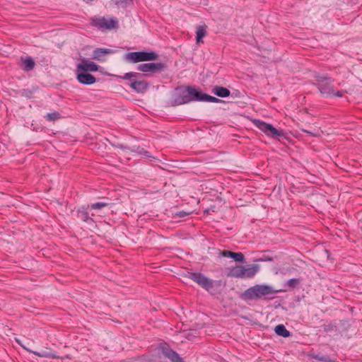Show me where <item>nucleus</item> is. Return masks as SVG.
I'll use <instances>...</instances> for the list:
<instances>
[{
	"label": "nucleus",
	"instance_id": "f3484780",
	"mask_svg": "<svg viewBox=\"0 0 362 362\" xmlns=\"http://www.w3.org/2000/svg\"><path fill=\"white\" fill-rule=\"evenodd\" d=\"M212 93L221 98H226L230 94V92L228 88L222 86H214L213 88Z\"/></svg>",
	"mask_w": 362,
	"mask_h": 362
},
{
	"label": "nucleus",
	"instance_id": "bb28decb",
	"mask_svg": "<svg viewBox=\"0 0 362 362\" xmlns=\"http://www.w3.org/2000/svg\"><path fill=\"white\" fill-rule=\"evenodd\" d=\"M189 215V213H187L185 211H180L177 213V216L179 217H185L186 216Z\"/></svg>",
	"mask_w": 362,
	"mask_h": 362
},
{
	"label": "nucleus",
	"instance_id": "b1692460",
	"mask_svg": "<svg viewBox=\"0 0 362 362\" xmlns=\"http://www.w3.org/2000/svg\"><path fill=\"white\" fill-rule=\"evenodd\" d=\"M107 206V203L105 202H97L92 204L89 207L92 209H100L105 206Z\"/></svg>",
	"mask_w": 362,
	"mask_h": 362
},
{
	"label": "nucleus",
	"instance_id": "4468645a",
	"mask_svg": "<svg viewBox=\"0 0 362 362\" xmlns=\"http://www.w3.org/2000/svg\"><path fill=\"white\" fill-rule=\"evenodd\" d=\"M221 255L225 257H230L233 259L235 262H243L245 259L244 255L242 252H234L229 250H223Z\"/></svg>",
	"mask_w": 362,
	"mask_h": 362
},
{
	"label": "nucleus",
	"instance_id": "412c9836",
	"mask_svg": "<svg viewBox=\"0 0 362 362\" xmlns=\"http://www.w3.org/2000/svg\"><path fill=\"white\" fill-rule=\"evenodd\" d=\"M199 101L209 102V103H219L221 100L220 99H218V98L214 97V96L202 93L201 97L199 98Z\"/></svg>",
	"mask_w": 362,
	"mask_h": 362
},
{
	"label": "nucleus",
	"instance_id": "6ab92c4d",
	"mask_svg": "<svg viewBox=\"0 0 362 362\" xmlns=\"http://www.w3.org/2000/svg\"><path fill=\"white\" fill-rule=\"evenodd\" d=\"M88 208L89 206L88 205L87 207L82 206L78 209L77 211V217L83 221H87L89 218L88 212L87 211Z\"/></svg>",
	"mask_w": 362,
	"mask_h": 362
},
{
	"label": "nucleus",
	"instance_id": "39448f33",
	"mask_svg": "<svg viewBox=\"0 0 362 362\" xmlns=\"http://www.w3.org/2000/svg\"><path fill=\"white\" fill-rule=\"evenodd\" d=\"M255 126L267 136L276 138L283 135L282 132L274 128L272 124L260 120H255Z\"/></svg>",
	"mask_w": 362,
	"mask_h": 362
},
{
	"label": "nucleus",
	"instance_id": "4be33fe9",
	"mask_svg": "<svg viewBox=\"0 0 362 362\" xmlns=\"http://www.w3.org/2000/svg\"><path fill=\"white\" fill-rule=\"evenodd\" d=\"M206 35V29L204 26H198L196 31L197 43H199L201 40Z\"/></svg>",
	"mask_w": 362,
	"mask_h": 362
},
{
	"label": "nucleus",
	"instance_id": "a878e982",
	"mask_svg": "<svg viewBox=\"0 0 362 362\" xmlns=\"http://www.w3.org/2000/svg\"><path fill=\"white\" fill-rule=\"evenodd\" d=\"M136 74H137L136 73H133V72L127 73L123 78L125 79H128L133 76H135Z\"/></svg>",
	"mask_w": 362,
	"mask_h": 362
},
{
	"label": "nucleus",
	"instance_id": "ddd939ff",
	"mask_svg": "<svg viewBox=\"0 0 362 362\" xmlns=\"http://www.w3.org/2000/svg\"><path fill=\"white\" fill-rule=\"evenodd\" d=\"M113 53H115L113 49L107 48H97L93 52V58L98 61H105V59H103V55Z\"/></svg>",
	"mask_w": 362,
	"mask_h": 362
},
{
	"label": "nucleus",
	"instance_id": "0eeeda50",
	"mask_svg": "<svg viewBox=\"0 0 362 362\" xmlns=\"http://www.w3.org/2000/svg\"><path fill=\"white\" fill-rule=\"evenodd\" d=\"M201 93L202 92L194 88L187 87L184 89L181 93L182 103H187L192 100L199 101V98L201 97Z\"/></svg>",
	"mask_w": 362,
	"mask_h": 362
},
{
	"label": "nucleus",
	"instance_id": "dca6fc26",
	"mask_svg": "<svg viewBox=\"0 0 362 362\" xmlns=\"http://www.w3.org/2000/svg\"><path fill=\"white\" fill-rule=\"evenodd\" d=\"M163 354L172 362H183L181 358L173 350L165 347H162Z\"/></svg>",
	"mask_w": 362,
	"mask_h": 362
},
{
	"label": "nucleus",
	"instance_id": "f257e3e1",
	"mask_svg": "<svg viewBox=\"0 0 362 362\" xmlns=\"http://www.w3.org/2000/svg\"><path fill=\"white\" fill-rule=\"evenodd\" d=\"M275 293L276 291L271 286L257 284L245 290L242 296L245 300H257Z\"/></svg>",
	"mask_w": 362,
	"mask_h": 362
},
{
	"label": "nucleus",
	"instance_id": "a211bd4d",
	"mask_svg": "<svg viewBox=\"0 0 362 362\" xmlns=\"http://www.w3.org/2000/svg\"><path fill=\"white\" fill-rule=\"evenodd\" d=\"M22 62V69L25 71H30L35 66V62L30 57H26L25 58L21 59Z\"/></svg>",
	"mask_w": 362,
	"mask_h": 362
},
{
	"label": "nucleus",
	"instance_id": "f03ea898",
	"mask_svg": "<svg viewBox=\"0 0 362 362\" xmlns=\"http://www.w3.org/2000/svg\"><path fill=\"white\" fill-rule=\"evenodd\" d=\"M259 271V265L258 264L238 265L230 269V275L235 278L252 279Z\"/></svg>",
	"mask_w": 362,
	"mask_h": 362
},
{
	"label": "nucleus",
	"instance_id": "f8f14e48",
	"mask_svg": "<svg viewBox=\"0 0 362 362\" xmlns=\"http://www.w3.org/2000/svg\"><path fill=\"white\" fill-rule=\"evenodd\" d=\"M163 65L160 63H148L139 64L137 69L142 72H154L156 71L163 69Z\"/></svg>",
	"mask_w": 362,
	"mask_h": 362
},
{
	"label": "nucleus",
	"instance_id": "2eb2a0df",
	"mask_svg": "<svg viewBox=\"0 0 362 362\" xmlns=\"http://www.w3.org/2000/svg\"><path fill=\"white\" fill-rule=\"evenodd\" d=\"M130 87L139 93H143L146 91L148 84L144 81H133L130 84Z\"/></svg>",
	"mask_w": 362,
	"mask_h": 362
},
{
	"label": "nucleus",
	"instance_id": "aec40b11",
	"mask_svg": "<svg viewBox=\"0 0 362 362\" xmlns=\"http://www.w3.org/2000/svg\"><path fill=\"white\" fill-rule=\"evenodd\" d=\"M274 331L277 335L283 337H288L290 336V332L283 325L276 326Z\"/></svg>",
	"mask_w": 362,
	"mask_h": 362
},
{
	"label": "nucleus",
	"instance_id": "9d476101",
	"mask_svg": "<svg viewBox=\"0 0 362 362\" xmlns=\"http://www.w3.org/2000/svg\"><path fill=\"white\" fill-rule=\"evenodd\" d=\"M76 78L81 83L90 85L93 84L96 81L95 78L87 72L76 70Z\"/></svg>",
	"mask_w": 362,
	"mask_h": 362
},
{
	"label": "nucleus",
	"instance_id": "5701e85b",
	"mask_svg": "<svg viewBox=\"0 0 362 362\" xmlns=\"http://www.w3.org/2000/svg\"><path fill=\"white\" fill-rule=\"evenodd\" d=\"M45 117L48 121H56V120L59 119L61 117V116L59 112H53L47 113L45 116Z\"/></svg>",
	"mask_w": 362,
	"mask_h": 362
},
{
	"label": "nucleus",
	"instance_id": "7ed1b4c3",
	"mask_svg": "<svg viewBox=\"0 0 362 362\" xmlns=\"http://www.w3.org/2000/svg\"><path fill=\"white\" fill-rule=\"evenodd\" d=\"M318 88L320 93L326 96H337L341 97L342 93L334 89L333 81L331 78L326 77H320L317 79Z\"/></svg>",
	"mask_w": 362,
	"mask_h": 362
},
{
	"label": "nucleus",
	"instance_id": "6e6552de",
	"mask_svg": "<svg viewBox=\"0 0 362 362\" xmlns=\"http://www.w3.org/2000/svg\"><path fill=\"white\" fill-rule=\"evenodd\" d=\"M188 277L204 288L209 289L213 286L212 281L201 273H189Z\"/></svg>",
	"mask_w": 362,
	"mask_h": 362
},
{
	"label": "nucleus",
	"instance_id": "20e7f679",
	"mask_svg": "<svg viewBox=\"0 0 362 362\" xmlns=\"http://www.w3.org/2000/svg\"><path fill=\"white\" fill-rule=\"evenodd\" d=\"M158 55L153 52H129L125 55V59L132 63L152 61L156 59Z\"/></svg>",
	"mask_w": 362,
	"mask_h": 362
},
{
	"label": "nucleus",
	"instance_id": "393cba45",
	"mask_svg": "<svg viewBox=\"0 0 362 362\" xmlns=\"http://www.w3.org/2000/svg\"><path fill=\"white\" fill-rule=\"evenodd\" d=\"M298 283V281L296 279H291L288 281L289 286H295Z\"/></svg>",
	"mask_w": 362,
	"mask_h": 362
},
{
	"label": "nucleus",
	"instance_id": "423d86ee",
	"mask_svg": "<svg viewBox=\"0 0 362 362\" xmlns=\"http://www.w3.org/2000/svg\"><path fill=\"white\" fill-rule=\"evenodd\" d=\"M93 24L100 28L113 29L117 25V20L113 17H100L93 19Z\"/></svg>",
	"mask_w": 362,
	"mask_h": 362
},
{
	"label": "nucleus",
	"instance_id": "9b49d317",
	"mask_svg": "<svg viewBox=\"0 0 362 362\" xmlns=\"http://www.w3.org/2000/svg\"><path fill=\"white\" fill-rule=\"evenodd\" d=\"M28 351L42 358H58L59 356L57 354L56 351L52 350L51 349L46 347L45 349L41 350L40 351H32L25 346H23Z\"/></svg>",
	"mask_w": 362,
	"mask_h": 362
},
{
	"label": "nucleus",
	"instance_id": "1a4fd4ad",
	"mask_svg": "<svg viewBox=\"0 0 362 362\" xmlns=\"http://www.w3.org/2000/svg\"><path fill=\"white\" fill-rule=\"evenodd\" d=\"M99 69L98 65H97L93 62L88 59H81V62L77 64L76 69L79 71H97Z\"/></svg>",
	"mask_w": 362,
	"mask_h": 362
}]
</instances>
